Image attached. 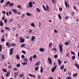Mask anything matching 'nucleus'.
I'll return each instance as SVG.
<instances>
[{
	"label": "nucleus",
	"instance_id": "obj_1",
	"mask_svg": "<svg viewBox=\"0 0 79 79\" xmlns=\"http://www.w3.org/2000/svg\"><path fill=\"white\" fill-rule=\"evenodd\" d=\"M56 67H57V65H56L54 67L51 69V71L52 73H53V72H55V69H56Z\"/></svg>",
	"mask_w": 79,
	"mask_h": 79
},
{
	"label": "nucleus",
	"instance_id": "obj_2",
	"mask_svg": "<svg viewBox=\"0 0 79 79\" xmlns=\"http://www.w3.org/2000/svg\"><path fill=\"white\" fill-rule=\"evenodd\" d=\"M28 5L29 7H30V8H32V6H33L32 2L31 1L28 2Z\"/></svg>",
	"mask_w": 79,
	"mask_h": 79
},
{
	"label": "nucleus",
	"instance_id": "obj_3",
	"mask_svg": "<svg viewBox=\"0 0 79 79\" xmlns=\"http://www.w3.org/2000/svg\"><path fill=\"white\" fill-rule=\"evenodd\" d=\"M48 60L49 64H52V59H51L49 57L48 58Z\"/></svg>",
	"mask_w": 79,
	"mask_h": 79
},
{
	"label": "nucleus",
	"instance_id": "obj_4",
	"mask_svg": "<svg viewBox=\"0 0 79 79\" xmlns=\"http://www.w3.org/2000/svg\"><path fill=\"white\" fill-rule=\"evenodd\" d=\"M6 46H7V47H8L9 48H10V47H11V45L10 44H9V43L7 42L6 43Z\"/></svg>",
	"mask_w": 79,
	"mask_h": 79
},
{
	"label": "nucleus",
	"instance_id": "obj_5",
	"mask_svg": "<svg viewBox=\"0 0 79 79\" xmlns=\"http://www.w3.org/2000/svg\"><path fill=\"white\" fill-rule=\"evenodd\" d=\"M74 65L75 66H76V67H77V68L78 69V70H79V65L76 63H75Z\"/></svg>",
	"mask_w": 79,
	"mask_h": 79
},
{
	"label": "nucleus",
	"instance_id": "obj_6",
	"mask_svg": "<svg viewBox=\"0 0 79 79\" xmlns=\"http://www.w3.org/2000/svg\"><path fill=\"white\" fill-rule=\"evenodd\" d=\"M59 48L60 50H63V45H61V44H59Z\"/></svg>",
	"mask_w": 79,
	"mask_h": 79
},
{
	"label": "nucleus",
	"instance_id": "obj_7",
	"mask_svg": "<svg viewBox=\"0 0 79 79\" xmlns=\"http://www.w3.org/2000/svg\"><path fill=\"white\" fill-rule=\"evenodd\" d=\"M35 39V37L34 36H32L31 37V40L33 42H34V40Z\"/></svg>",
	"mask_w": 79,
	"mask_h": 79
},
{
	"label": "nucleus",
	"instance_id": "obj_8",
	"mask_svg": "<svg viewBox=\"0 0 79 79\" xmlns=\"http://www.w3.org/2000/svg\"><path fill=\"white\" fill-rule=\"evenodd\" d=\"M28 75L29 76H30L31 77H36V76L34 75H32L31 74H29Z\"/></svg>",
	"mask_w": 79,
	"mask_h": 79
},
{
	"label": "nucleus",
	"instance_id": "obj_9",
	"mask_svg": "<svg viewBox=\"0 0 79 79\" xmlns=\"http://www.w3.org/2000/svg\"><path fill=\"white\" fill-rule=\"evenodd\" d=\"M0 26H3V23L1 20H0Z\"/></svg>",
	"mask_w": 79,
	"mask_h": 79
},
{
	"label": "nucleus",
	"instance_id": "obj_10",
	"mask_svg": "<svg viewBox=\"0 0 79 79\" xmlns=\"http://www.w3.org/2000/svg\"><path fill=\"white\" fill-rule=\"evenodd\" d=\"M13 50H10V55H11L13 53Z\"/></svg>",
	"mask_w": 79,
	"mask_h": 79
},
{
	"label": "nucleus",
	"instance_id": "obj_11",
	"mask_svg": "<svg viewBox=\"0 0 79 79\" xmlns=\"http://www.w3.org/2000/svg\"><path fill=\"white\" fill-rule=\"evenodd\" d=\"M31 26L32 27H35V24H34V23H31Z\"/></svg>",
	"mask_w": 79,
	"mask_h": 79
},
{
	"label": "nucleus",
	"instance_id": "obj_12",
	"mask_svg": "<svg viewBox=\"0 0 79 79\" xmlns=\"http://www.w3.org/2000/svg\"><path fill=\"white\" fill-rule=\"evenodd\" d=\"M64 2H65V7H66V8H68V4L67 3L66 1L65 0Z\"/></svg>",
	"mask_w": 79,
	"mask_h": 79
},
{
	"label": "nucleus",
	"instance_id": "obj_13",
	"mask_svg": "<svg viewBox=\"0 0 79 79\" xmlns=\"http://www.w3.org/2000/svg\"><path fill=\"white\" fill-rule=\"evenodd\" d=\"M20 41V43H23L25 42V40H24V39H23L22 40H21Z\"/></svg>",
	"mask_w": 79,
	"mask_h": 79
},
{
	"label": "nucleus",
	"instance_id": "obj_14",
	"mask_svg": "<svg viewBox=\"0 0 79 79\" xmlns=\"http://www.w3.org/2000/svg\"><path fill=\"white\" fill-rule=\"evenodd\" d=\"M5 28L6 31H10V29L8 27H5Z\"/></svg>",
	"mask_w": 79,
	"mask_h": 79
},
{
	"label": "nucleus",
	"instance_id": "obj_15",
	"mask_svg": "<svg viewBox=\"0 0 79 79\" xmlns=\"http://www.w3.org/2000/svg\"><path fill=\"white\" fill-rule=\"evenodd\" d=\"M64 64L62 65L60 67V69H61V70H63V69H64Z\"/></svg>",
	"mask_w": 79,
	"mask_h": 79
},
{
	"label": "nucleus",
	"instance_id": "obj_16",
	"mask_svg": "<svg viewBox=\"0 0 79 79\" xmlns=\"http://www.w3.org/2000/svg\"><path fill=\"white\" fill-rule=\"evenodd\" d=\"M26 15L28 16H32V15L31 14L29 13H26Z\"/></svg>",
	"mask_w": 79,
	"mask_h": 79
},
{
	"label": "nucleus",
	"instance_id": "obj_17",
	"mask_svg": "<svg viewBox=\"0 0 79 79\" xmlns=\"http://www.w3.org/2000/svg\"><path fill=\"white\" fill-rule=\"evenodd\" d=\"M10 75V72H8L6 75V76H7V77H9Z\"/></svg>",
	"mask_w": 79,
	"mask_h": 79
},
{
	"label": "nucleus",
	"instance_id": "obj_18",
	"mask_svg": "<svg viewBox=\"0 0 79 79\" xmlns=\"http://www.w3.org/2000/svg\"><path fill=\"white\" fill-rule=\"evenodd\" d=\"M14 5V4L13 3L10 2V4L9 5V7H11V6H13V5Z\"/></svg>",
	"mask_w": 79,
	"mask_h": 79
},
{
	"label": "nucleus",
	"instance_id": "obj_19",
	"mask_svg": "<svg viewBox=\"0 0 79 79\" xmlns=\"http://www.w3.org/2000/svg\"><path fill=\"white\" fill-rule=\"evenodd\" d=\"M40 73H43V67H42V66L40 67Z\"/></svg>",
	"mask_w": 79,
	"mask_h": 79
},
{
	"label": "nucleus",
	"instance_id": "obj_20",
	"mask_svg": "<svg viewBox=\"0 0 79 79\" xmlns=\"http://www.w3.org/2000/svg\"><path fill=\"white\" fill-rule=\"evenodd\" d=\"M58 63H59V65H60L61 64V61L60 60H58Z\"/></svg>",
	"mask_w": 79,
	"mask_h": 79
},
{
	"label": "nucleus",
	"instance_id": "obj_21",
	"mask_svg": "<svg viewBox=\"0 0 79 79\" xmlns=\"http://www.w3.org/2000/svg\"><path fill=\"white\" fill-rule=\"evenodd\" d=\"M27 64V62H24L22 63V64L23 65H26Z\"/></svg>",
	"mask_w": 79,
	"mask_h": 79
},
{
	"label": "nucleus",
	"instance_id": "obj_22",
	"mask_svg": "<svg viewBox=\"0 0 79 79\" xmlns=\"http://www.w3.org/2000/svg\"><path fill=\"white\" fill-rule=\"evenodd\" d=\"M10 1H8L6 3V6H8L9 5H10Z\"/></svg>",
	"mask_w": 79,
	"mask_h": 79
},
{
	"label": "nucleus",
	"instance_id": "obj_23",
	"mask_svg": "<svg viewBox=\"0 0 79 79\" xmlns=\"http://www.w3.org/2000/svg\"><path fill=\"white\" fill-rule=\"evenodd\" d=\"M16 58H17V59H18V60H19V59H20V57H19V55H16Z\"/></svg>",
	"mask_w": 79,
	"mask_h": 79
},
{
	"label": "nucleus",
	"instance_id": "obj_24",
	"mask_svg": "<svg viewBox=\"0 0 79 79\" xmlns=\"http://www.w3.org/2000/svg\"><path fill=\"white\" fill-rule=\"evenodd\" d=\"M36 10L37 12H38V13H40V9H39V8H37Z\"/></svg>",
	"mask_w": 79,
	"mask_h": 79
},
{
	"label": "nucleus",
	"instance_id": "obj_25",
	"mask_svg": "<svg viewBox=\"0 0 79 79\" xmlns=\"http://www.w3.org/2000/svg\"><path fill=\"white\" fill-rule=\"evenodd\" d=\"M2 71H3V72H4V73H7V71L5 69H2Z\"/></svg>",
	"mask_w": 79,
	"mask_h": 79
},
{
	"label": "nucleus",
	"instance_id": "obj_26",
	"mask_svg": "<svg viewBox=\"0 0 79 79\" xmlns=\"http://www.w3.org/2000/svg\"><path fill=\"white\" fill-rule=\"evenodd\" d=\"M12 10L13 11H14L15 13V14H16V13H17V10H16V9H14V10Z\"/></svg>",
	"mask_w": 79,
	"mask_h": 79
},
{
	"label": "nucleus",
	"instance_id": "obj_27",
	"mask_svg": "<svg viewBox=\"0 0 79 79\" xmlns=\"http://www.w3.org/2000/svg\"><path fill=\"white\" fill-rule=\"evenodd\" d=\"M54 32L56 34H58V31L57 30H56V29H54Z\"/></svg>",
	"mask_w": 79,
	"mask_h": 79
},
{
	"label": "nucleus",
	"instance_id": "obj_28",
	"mask_svg": "<svg viewBox=\"0 0 79 79\" xmlns=\"http://www.w3.org/2000/svg\"><path fill=\"white\" fill-rule=\"evenodd\" d=\"M21 66L20 64H18L16 65V67L17 68H19V67Z\"/></svg>",
	"mask_w": 79,
	"mask_h": 79
},
{
	"label": "nucleus",
	"instance_id": "obj_29",
	"mask_svg": "<svg viewBox=\"0 0 79 79\" xmlns=\"http://www.w3.org/2000/svg\"><path fill=\"white\" fill-rule=\"evenodd\" d=\"M18 69L16 68H14L13 69V70L14 71H16V70H18Z\"/></svg>",
	"mask_w": 79,
	"mask_h": 79
},
{
	"label": "nucleus",
	"instance_id": "obj_30",
	"mask_svg": "<svg viewBox=\"0 0 79 79\" xmlns=\"http://www.w3.org/2000/svg\"><path fill=\"white\" fill-rule=\"evenodd\" d=\"M39 66L35 67V71H37L38 70V69H39Z\"/></svg>",
	"mask_w": 79,
	"mask_h": 79
},
{
	"label": "nucleus",
	"instance_id": "obj_31",
	"mask_svg": "<svg viewBox=\"0 0 79 79\" xmlns=\"http://www.w3.org/2000/svg\"><path fill=\"white\" fill-rule=\"evenodd\" d=\"M39 63H40L39 62H38L36 63L35 64V66H39Z\"/></svg>",
	"mask_w": 79,
	"mask_h": 79
},
{
	"label": "nucleus",
	"instance_id": "obj_32",
	"mask_svg": "<svg viewBox=\"0 0 79 79\" xmlns=\"http://www.w3.org/2000/svg\"><path fill=\"white\" fill-rule=\"evenodd\" d=\"M64 45H69L68 42H65L64 43Z\"/></svg>",
	"mask_w": 79,
	"mask_h": 79
},
{
	"label": "nucleus",
	"instance_id": "obj_33",
	"mask_svg": "<svg viewBox=\"0 0 79 79\" xmlns=\"http://www.w3.org/2000/svg\"><path fill=\"white\" fill-rule=\"evenodd\" d=\"M77 76V73L74 74L73 75V77H76Z\"/></svg>",
	"mask_w": 79,
	"mask_h": 79
},
{
	"label": "nucleus",
	"instance_id": "obj_34",
	"mask_svg": "<svg viewBox=\"0 0 79 79\" xmlns=\"http://www.w3.org/2000/svg\"><path fill=\"white\" fill-rule=\"evenodd\" d=\"M58 55L57 54L55 55V56H54V58H58Z\"/></svg>",
	"mask_w": 79,
	"mask_h": 79
},
{
	"label": "nucleus",
	"instance_id": "obj_35",
	"mask_svg": "<svg viewBox=\"0 0 79 79\" xmlns=\"http://www.w3.org/2000/svg\"><path fill=\"white\" fill-rule=\"evenodd\" d=\"M1 40L2 42H3L5 41V39L2 38L1 39Z\"/></svg>",
	"mask_w": 79,
	"mask_h": 79
},
{
	"label": "nucleus",
	"instance_id": "obj_36",
	"mask_svg": "<svg viewBox=\"0 0 79 79\" xmlns=\"http://www.w3.org/2000/svg\"><path fill=\"white\" fill-rule=\"evenodd\" d=\"M66 79H72L71 77L70 76L67 77L66 78Z\"/></svg>",
	"mask_w": 79,
	"mask_h": 79
},
{
	"label": "nucleus",
	"instance_id": "obj_37",
	"mask_svg": "<svg viewBox=\"0 0 79 79\" xmlns=\"http://www.w3.org/2000/svg\"><path fill=\"white\" fill-rule=\"evenodd\" d=\"M52 43H51L49 45V47L51 48V47H52Z\"/></svg>",
	"mask_w": 79,
	"mask_h": 79
},
{
	"label": "nucleus",
	"instance_id": "obj_38",
	"mask_svg": "<svg viewBox=\"0 0 79 79\" xmlns=\"http://www.w3.org/2000/svg\"><path fill=\"white\" fill-rule=\"evenodd\" d=\"M17 7L18 8L21 9V6L20 5H18V6H17Z\"/></svg>",
	"mask_w": 79,
	"mask_h": 79
},
{
	"label": "nucleus",
	"instance_id": "obj_39",
	"mask_svg": "<svg viewBox=\"0 0 79 79\" xmlns=\"http://www.w3.org/2000/svg\"><path fill=\"white\" fill-rule=\"evenodd\" d=\"M24 77V75L23 74H20L19 75V77Z\"/></svg>",
	"mask_w": 79,
	"mask_h": 79
},
{
	"label": "nucleus",
	"instance_id": "obj_40",
	"mask_svg": "<svg viewBox=\"0 0 79 79\" xmlns=\"http://www.w3.org/2000/svg\"><path fill=\"white\" fill-rule=\"evenodd\" d=\"M26 46V44H23L22 45H21V47H24V46Z\"/></svg>",
	"mask_w": 79,
	"mask_h": 79
},
{
	"label": "nucleus",
	"instance_id": "obj_41",
	"mask_svg": "<svg viewBox=\"0 0 79 79\" xmlns=\"http://www.w3.org/2000/svg\"><path fill=\"white\" fill-rule=\"evenodd\" d=\"M58 17H59V19H61V15H60V14H58Z\"/></svg>",
	"mask_w": 79,
	"mask_h": 79
},
{
	"label": "nucleus",
	"instance_id": "obj_42",
	"mask_svg": "<svg viewBox=\"0 0 79 79\" xmlns=\"http://www.w3.org/2000/svg\"><path fill=\"white\" fill-rule=\"evenodd\" d=\"M75 58H76V57H75V56H72V60H74Z\"/></svg>",
	"mask_w": 79,
	"mask_h": 79
},
{
	"label": "nucleus",
	"instance_id": "obj_43",
	"mask_svg": "<svg viewBox=\"0 0 79 79\" xmlns=\"http://www.w3.org/2000/svg\"><path fill=\"white\" fill-rule=\"evenodd\" d=\"M24 61H28V60H27V58H25L23 59Z\"/></svg>",
	"mask_w": 79,
	"mask_h": 79
},
{
	"label": "nucleus",
	"instance_id": "obj_44",
	"mask_svg": "<svg viewBox=\"0 0 79 79\" xmlns=\"http://www.w3.org/2000/svg\"><path fill=\"white\" fill-rule=\"evenodd\" d=\"M41 26V23H40V22H39V25H38L39 27H40V26Z\"/></svg>",
	"mask_w": 79,
	"mask_h": 79
},
{
	"label": "nucleus",
	"instance_id": "obj_45",
	"mask_svg": "<svg viewBox=\"0 0 79 79\" xmlns=\"http://www.w3.org/2000/svg\"><path fill=\"white\" fill-rule=\"evenodd\" d=\"M52 2L53 3H55V2H56V1L55 0H52Z\"/></svg>",
	"mask_w": 79,
	"mask_h": 79
},
{
	"label": "nucleus",
	"instance_id": "obj_46",
	"mask_svg": "<svg viewBox=\"0 0 79 79\" xmlns=\"http://www.w3.org/2000/svg\"><path fill=\"white\" fill-rule=\"evenodd\" d=\"M36 57H37V56L36 55H35L33 56V58L34 59H35L36 58Z\"/></svg>",
	"mask_w": 79,
	"mask_h": 79
},
{
	"label": "nucleus",
	"instance_id": "obj_47",
	"mask_svg": "<svg viewBox=\"0 0 79 79\" xmlns=\"http://www.w3.org/2000/svg\"><path fill=\"white\" fill-rule=\"evenodd\" d=\"M21 58H23V59L24 58H25V56H24V55H22L21 56Z\"/></svg>",
	"mask_w": 79,
	"mask_h": 79
},
{
	"label": "nucleus",
	"instance_id": "obj_48",
	"mask_svg": "<svg viewBox=\"0 0 79 79\" xmlns=\"http://www.w3.org/2000/svg\"><path fill=\"white\" fill-rule=\"evenodd\" d=\"M4 23H7V19H5L4 20Z\"/></svg>",
	"mask_w": 79,
	"mask_h": 79
},
{
	"label": "nucleus",
	"instance_id": "obj_49",
	"mask_svg": "<svg viewBox=\"0 0 79 79\" xmlns=\"http://www.w3.org/2000/svg\"><path fill=\"white\" fill-rule=\"evenodd\" d=\"M32 57H30L29 59L30 61H32Z\"/></svg>",
	"mask_w": 79,
	"mask_h": 79
},
{
	"label": "nucleus",
	"instance_id": "obj_50",
	"mask_svg": "<svg viewBox=\"0 0 79 79\" xmlns=\"http://www.w3.org/2000/svg\"><path fill=\"white\" fill-rule=\"evenodd\" d=\"M1 32H2V33H4V30H3L2 29L1 30Z\"/></svg>",
	"mask_w": 79,
	"mask_h": 79
},
{
	"label": "nucleus",
	"instance_id": "obj_51",
	"mask_svg": "<svg viewBox=\"0 0 79 79\" xmlns=\"http://www.w3.org/2000/svg\"><path fill=\"white\" fill-rule=\"evenodd\" d=\"M62 10H63V9H62V8H59V11H62Z\"/></svg>",
	"mask_w": 79,
	"mask_h": 79
},
{
	"label": "nucleus",
	"instance_id": "obj_52",
	"mask_svg": "<svg viewBox=\"0 0 79 79\" xmlns=\"http://www.w3.org/2000/svg\"><path fill=\"white\" fill-rule=\"evenodd\" d=\"M68 18H69V17H65V20H67Z\"/></svg>",
	"mask_w": 79,
	"mask_h": 79
},
{
	"label": "nucleus",
	"instance_id": "obj_53",
	"mask_svg": "<svg viewBox=\"0 0 79 79\" xmlns=\"http://www.w3.org/2000/svg\"><path fill=\"white\" fill-rule=\"evenodd\" d=\"M22 52L23 53H24V54H26V52H25V51H24V50H23L22 51Z\"/></svg>",
	"mask_w": 79,
	"mask_h": 79
},
{
	"label": "nucleus",
	"instance_id": "obj_54",
	"mask_svg": "<svg viewBox=\"0 0 79 79\" xmlns=\"http://www.w3.org/2000/svg\"><path fill=\"white\" fill-rule=\"evenodd\" d=\"M4 0H1L0 1V3H3V2H4Z\"/></svg>",
	"mask_w": 79,
	"mask_h": 79
},
{
	"label": "nucleus",
	"instance_id": "obj_55",
	"mask_svg": "<svg viewBox=\"0 0 79 79\" xmlns=\"http://www.w3.org/2000/svg\"><path fill=\"white\" fill-rule=\"evenodd\" d=\"M2 13H3V15H5V11H2Z\"/></svg>",
	"mask_w": 79,
	"mask_h": 79
},
{
	"label": "nucleus",
	"instance_id": "obj_56",
	"mask_svg": "<svg viewBox=\"0 0 79 79\" xmlns=\"http://www.w3.org/2000/svg\"><path fill=\"white\" fill-rule=\"evenodd\" d=\"M71 53L72 54H73V55H75V53H74V52L72 51Z\"/></svg>",
	"mask_w": 79,
	"mask_h": 79
},
{
	"label": "nucleus",
	"instance_id": "obj_57",
	"mask_svg": "<svg viewBox=\"0 0 79 79\" xmlns=\"http://www.w3.org/2000/svg\"><path fill=\"white\" fill-rule=\"evenodd\" d=\"M10 22H12V21H13V19L11 18L10 19Z\"/></svg>",
	"mask_w": 79,
	"mask_h": 79
},
{
	"label": "nucleus",
	"instance_id": "obj_58",
	"mask_svg": "<svg viewBox=\"0 0 79 79\" xmlns=\"http://www.w3.org/2000/svg\"><path fill=\"white\" fill-rule=\"evenodd\" d=\"M11 65H9V66H8V69H10V68H11Z\"/></svg>",
	"mask_w": 79,
	"mask_h": 79
},
{
	"label": "nucleus",
	"instance_id": "obj_59",
	"mask_svg": "<svg viewBox=\"0 0 79 79\" xmlns=\"http://www.w3.org/2000/svg\"><path fill=\"white\" fill-rule=\"evenodd\" d=\"M2 59H5V58H4V55H2Z\"/></svg>",
	"mask_w": 79,
	"mask_h": 79
},
{
	"label": "nucleus",
	"instance_id": "obj_60",
	"mask_svg": "<svg viewBox=\"0 0 79 79\" xmlns=\"http://www.w3.org/2000/svg\"><path fill=\"white\" fill-rule=\"evenodd\" d=\"M11 45L12 46H16V44H11Z\"/></svg>",
	"mask_w": 79,
	"mask_h": 79
},
{
	"label": "nucleus",
	"instance_id": "obj_61",
	"mask_svg": "<svg viewBox=\"0 0 79 79\" xmlns=\"http://www.w3.org/2000/svg\"><path fill=\"white\" fill-rule=\"evenodd\" d=\"M2 46L0 45V50H2Z\"/></svg>",
	"mask_w": 79,
	"mask_h": 79
},
{
	"label": "nucleus",
	"instance_id": "obj_62",
	"mask_svg": "<svg viewBox=\"0 0 79 79\" xmlns=\"http://www.w3.org/2000/svg\"><path fill=\"white\" fill-rule=\"evenodd\" d=\"M39 50L40 52H43L44 51V50Z\"/></svg>",
	"mask_w": 79,
	"mask_h": 79
},
{
	"label": "nucleus",
	"instance_id": "obj_63",
	"mask_svg": "<svg viewBox=\"0 0 79 79\" xmlns=\"http://www.w3.org/2000/svg\"><path fill=\"white\" fill-rule=\"evenodd\" d=\"M56 50H53V52H54V53H56Z\"/></svg>",
	"mask_w": 79,
	"mask_h": 79
},
{
	"label": "nucleus",
	"instance_id": "obj_64",
	"mask_svg": "<svg viewBox=\"0 0 79 79\" xmlns=\"http://www.w3.org/2000/svg\"><path fill=\"white\" fill-rule=\"evenodd\" d=\"M6 14L7 16H9V13L8 12H6Z\"/></svg>",
	"mask_w": 79,
	"mask_h": 79
}]
</instances>
